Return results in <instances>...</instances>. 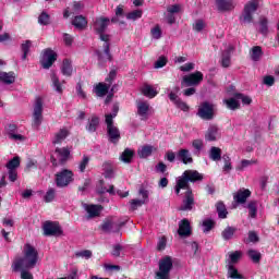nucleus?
<instances>
[{"instance_id":"6ab92c4d","label":"nucleus","mask_w":279,"mask_h":279,"mask_svg":"<svg viewBox=\"0 0 279 279\" xmlns=\"http://www.w3.org/2000/svg\"><path fill=\"white\" fill-rule=\"evenodd\" d=\"M221 138V131L217 128V125H210L205 133V141L213 143L215 141H219Z\"/></svg>"},{"instance_id":"864d4df0","label":"nucleus","mask_w":279,"mask_h":279,"mask_svg":"<svg viewBox=\"0 0 279 279\" xmlns=\"http://www.w3.org/2000/svg\"><path fill=\"white\" fill-rule=\"evenodd\" d=\"M29 49H32V41L26 40L24 44H22V60H27V54L29 53Z\"/></svg>"},{"instance_id":"6e6d98bb","label":"nucleus","mask_w":279,"mask_h":279,"mask_svg":"<svg viewBox=\"0 0 279 279\" xmlns=\"http://www.w3.org/2000/svg\"><path fill=\"white\" fill-rule=\"evenodd\" d=\"M247 208H248L250 217H252V219L256 218V213H258V208H257L256 202L248 203Z\"/></svg>"},{"instance_id":"7c9ffc66","label":"nucleus","mask_w":279,"mask_h":279,"mask_svg":"<svg viewBox=\"0 0 279 279\" xmlns=\"http://www.w3.org/2000/svg\"><path fill=\"white\" fill-rule=\"evenodd\" d=\"M154 151H156V147L151 145H144L138 148L137 154L140 158H149Z\"/></svg>"},{"instance_id":"7ed1b4c3","label":"nucleus","mask_w":279,"mask_h":279,"mask_svg":"<svg viewBox=\"0 0 279 279\" xmlns=\"http://www.w3.org/2000/svg\"><path fill=\"white\" fill-rule=\"evenodd\" d=\"M24 257L17 258L13 263V270L19 271L20 269H34L36 263H38V251L31 244H26L23 251Z\"/></svg>"},{"instance_id":"ddd939ff","label":"nucleus","mask_w":279,"mask_h":279,"mask_svg":"<svg viewBox=\"0 0 279 279\" xmlns=\"http://www.w3.org/2000/svg\"><path fill=\"white\" fill-rule=\"evenodd\" d=\"M138 193L142 198H135L130 202L131 210H136V208L149 203V191L141 187Z\"/></svg>"},{"instance_id":"9b49d317","label":"nucleus","mask_w":279,"mask_h":279,"mask_svg":"<svg viewBox=\"0 0 279 279\" xmlns=\"http://www.w3.org/2000/svg\"><path fill=\"white\" fill-rule=\"evenodd\" d=\"M57 60L58 54L56 53V51L47 48L43 51L40 63L43 69H51V66H53V62H56Z\"/></svg>"},{"instance_id":"a211bd4d","label":"nucleus","mask_w":279,"mask_h":279,"mask_svg":"<svg viewBox=\"0 0 279 279\" xmlns=\"http://www.w3.org/2000/svg\"><path fill=\"white\" fill-rule=\"evenodd\" d=\"M137 114L141 117L142 121H147L149 119V113L151 112V107L149 102L145 100H138L136 102Z\"/></svg>"},{"instance_id":"2f4dec72","label":"nucleus","mask_w":279,"mask_h":279,"mask_svg":"<svg viewBox=\"0 0 279 279\" xmlns=\"http://www.w3.org/2000/svg\"><path fill=\"white\" fill-rule=\"evenodd\" d=\"M232 51H234V47L229 46L228 49L222 53L221 65L225 69H228V66H230V64H231L230 53H232Z\"/></svg>"},{"instance_id":"79ce46f5","label":"nucleus","mask_w":279,"mask_h":279,"mask_svg":"<svg viewBox=\"0 0 279 279\" xmlns=\"http://www.w3.org/2000/svg\"><path fill=\"white\" fill-rule=\"evenodd\" d=\"M193 32H204L206 29V22L204 20H196L192 25Z\"/></svg>"},{"instance_id":"4be33fe9","label":"nucleus","mask_w":279,"mask_h":279,"mask_svg":"<svg viewBox=\"0 0 279 279\" xmlns=\"http://www.w3.org/2000/svg\"><path fill=\"white\" fill-rule=\"evenodd\" d=\"M121 225L114 220V218H108L102 223V230L105 232H119Z\"/></svg>"},{"instance_id":"a18cd8bd","label":"nucleus","mask_w":279,"mask_h":279,"mask_svg":"<svg viewBox=\"0 0 279 279\" xmlns=\"http://www.w3.org/2000/svg\"><path fill=\"white\" fill-rule=\"evenodd\" d=\"M104 177L107 180H112V178H114V170H112V166H110V163L104 165Z\"/></svg>"},{"instance_id":"39448f33","label":"nucleus","mask_w":279,"mask_h":279,"mask_svg":"<svg viewBox=\"0 0 279 279\" xmlns=\"http://www.w3.org/2000/svg\"><path fill=\"white\" fill-rule=\"evenodd\" d=\"M74 180L73 171L70 169H63L56 174L54 182L58 189H66L69 184H72Z\"/></svg>"},{"instance_id":"bb28decb","label":"nucleus","mask_w":279,"mask_h":279,"mask_svg":"<svg viewBox=\"0 0 279 279\" xmlns=\"http://www.w3.org/2000/svg\"><path fill=\"white\" fill-rule=\"evenodd\" d=\"M250 195H252V192L250 190L242 189L234 194L233 199L238 204H245V202H247V197H250Z\"/></svg>"},{"instance_id":"a19ab883","label":"nucleus","mask_w":279,"mask_h":279,"mask_svg":"<svg viewBox=\"0 0 279 279\" xmlns=\"http://www.w3.org/2000/svg\"><path fill=\"white\" fill-rule=\"evenodd\" d=\"M21 166V159L19 157H14L7 163V169L9 171H16L19 167Z\"/></svg>"},{"instance_id":"4468645a","label":"nucleus","mask_w":279,"mask_h":279,"mask_svg":"<svg viewBox=\"0 0 279 279\" xmlns=\"http://www.w3.org/2000/svg\"><path fill=\"white\" fill-rule=\"evenodd\" d=\"M198 117H201V119H205L206 121H210V119L215 117V105L209 102H204L201 105L198 109Z\"/></svg>"},{"instance_id":"aec40b11","label":"nucleus","mask_w":279,"mask_h":279,"mask_svg":"<svg viewBox=\"0 0 279 279\" xmlns=\"http://www.w3.org/2000/svg\"><path fill=\"white\" fill-rule=\"evenodd\" d=\"M83 208L87 213L88 219L99 217V215H101V210H104V207H101V205L83 204Z\"/></svg>"},{"instance_id":"f3484780","label":"nucleus","mask_w":279,"mask_h":279,"mask_svg":"<svg viewBox=\"0 0 279 279\" xmlns=\"http://www.w3.org/2000/svg\"><path fill=\"white\" fill-rule=\"evenodd\" d=\"M69 156H71V149L69 147L56 148L54 155L52 156V163L58 166L56 158L61 163L66 162V160H69Z\"/></svg>"},{"instance_id":"c756f323","label":"nucleus","mask_w":279,"mask_h":279,"mask_svg":"<svg viewBox=\"0 0 279 279\" xmlns=\"http://www.w3.org/2000/svg\"><path fill=\"white\" fill-rule=\"evenodd\" d=\"M141 90H142V95H144V97H147L148 99H154V97L158 95V90L149 84L143 85Z\"/></svg>"},{"instance_id":"f8f14e48","label":"nucleus","mask_w":279,"mask_h":279,"mask_svg":"<svg viewBox=\"0 0 279 279\" xmlns=\"http://www.w3.org/2000/svg\"><path fill=\"white\" fill-rule=\"evenodd\" d=\"M178 93H180V87L175 86L169 94L170 101H172V104H174L175 108H179V110H182L183 112H189V105L180 99Z\"/></svg>"},{"instance_id":"5701e85b","label":"nucleus","mask_w":279,"mask_h":279,"mask_svg":"<svg viewBox=\"0 0 279 279\" xmlns=\"http://www.w3.org/2000/svg\"><path fill=\"white\" fill-rule=\"evenodd\" d=\"M178 160L183 162V165H192L193 162V156L191 155V151L186 148H182L177 154Z\"/></svg>"},{"instance_id":"603ef678","label":"nucleus","mask_w":279,"mask_h":279,"mask_svg":"<svg viewBox=\"0 0 279 279\" xmlns=\"http://www.w3.org/2000/svg\"><path fill=\"white\" fill-rule=\"evenodd\" d=\"M222 160L225 162V166L222 168V171H225V173H230V171H232V162L229 156H222Z\"/></svg>"},{"instance_id":"3c124183","label":"nucleus","mask_w":279,"mask_h":279,"mask_svg":"<svg viewBox=\"0 0 279 279\" xmlns=\"http://www.w3.org/2000/svg\"><path fill=\"white\" fill-rule=\"evenodd\" d=\"M76 258H84L85 260H88L89 258H93V252L89 250L78 251L75 253Z\"/></svg>"},{"instance_id":"2eb2a0df","label":"nucleus","mask_w":279,"mask_h":279,"mask_svg":"<svg viewBox=\"0 0 279 279\" xmlns=\"http://www.w3.org/2000/svg\"><path fill=\"white\" fill-rule=\"evenodd\" d=\"M51 88L57 93V95H62L64 93V88L66 85L65 81H61L60 76L56 74V72H51L50 74Z\"/></svg>"},{"instance_id":"5fc2aeb1","label":"nucleus","mask_w":279,"mask_h":279,"mask_svg":"<svg viewBox=\"0 0 279 279\" xmlns=\"http://www.w3.org/2000/svg\"><path fill=\"white\" fill-rule=\"evenodd\" d=\"M241 256H242V253L240 251L230 253L229 254V258H230L229 265H235V263H239Z\"/></svg>"},{"instance_id":"8fccbe9b","label":"nucleus","mask_w":279,"mask_h":279,"mask_svg":"<svg viewBox=\"0 0 279 279\" xmlns=\"http://www.w3.org/2000/svg\"><path fill=\"white\" fill-rule=\"evenodd\" d=\"M88 162H90V158L84 155L82 160L78 162V170L81 171V173H84L86 171V167H88Z\"/></svg>"},{"instance_id":"412c9836","label":"nucleus","mask_w":279,"mask_h":279,"mask_svg":"<svg viewBox=\"0 0 279 279\" xmlns=\"http://www.w3.org/2000/svg\"><path fill=\"white\" fill-rule=\"evenodd\" d=\"M219 12H232L236 4L232 0H216Z\"/></svg>"},{"instance_id":"c85d7f7f","label":"nucleus","mask_w":279,"mask_h":279,"mask_svg":"<svg viewBox=\"0 0 279 279\" xmlns=\"http://www.w3.org/2000/svg\"><path fill=\"white\" fill-rule=\"evenodd\" d=\"M60 69L64 77H71L73 75V62L71 60L64 59Z\"/></svg>"},{"instance_id":"393cba45","label":"nucleus","mask_w":279,"mask_h":279,"mask_svg":"<svg viewBox=\"0 0 279 279\" xmlns=\"http://www.w3.org/2000/svg\"><path fill=\"white\" fill-rule=\"evenodd\" d=\"M16 82V73L14 72H0V84H5L10 86V84H14Z\"/></svg>"},{"instance_id":"ea45409f","label":"nucleus","mask_w":279,"mask_h":279,"mask_svg":"<svg viewBox=\"0 0 279 279\" xmlns=\"http://www.w3.org/2000/svg\"><path fill=\"white\" fill-rule=\"evenodd\" d=\"M228 276L232 279H243V275L239 274V270L232 264L228 265Z\"/></svg>"},{"instance_id":"680f3d73","label":"nucleus","mask_w":279,"mask_h":279,"mask_svg":"<svg viewBox=\"0 0 279 279\" xmlns=\"http://www.w3.org/2000/svg\"><path fill=\"white\" fill-rule=\"evenodd\" d=\"M192 147L196 150V151H202L204 149V140H194L192 142Z\"/></svg>"},{"instance_id":"de8ad7c7","label":"nucleus","mask_w":279,"mask_h":279,"mask_svg":"<svg viewBox=\"0 0 279 279\" xmlns=\"http://www.w3.org/2000/svg\"><path fill=\"white\" fill-rule=\"evenodd\" d=\"M53 199H56V189L50 187L48 189V191L46 192V195L44 196V201L49 204L51 202H53Z\"/></svg>"},{"instance_id":"6e6552de","label":"nucleus","mask_w":279,"mask_h":279,"mask_svg":"<svg viewBox=\"0 0 279 279\" xmlns=\"http://www.w3.org/2000/svg\"><path fill=\"white\" fill-rule=\"evenodd\" d=\"M173 267V262L171 257H165L159 262V270L156 272L157 279H171L169 278V274Z\"/></svg>"},{"instance_id":"c03bdc74","label":"nucleus","mask_w":279,"mask_h":279,"mask_svg":"<svg viewBox=\"0 0 279 279\" xmlns=\"http://www.w3.org/2000/svg\"><path fill=\"white\" fill-rule=\"evenodd\" d=\"M143 17V10H134L126 14L128 21H138Z\"/></svg>"},{"instance_id":"69168bd1","label":"nucleus","mask_w":279,"mask_h":279,"mask_svg":"<svg viewBox=\"0 0 279 279\" xmlns=\"http://www.w3.org/2000/svg\"><path fill=\"white\" fill-rule=\"evenodd\" d=\"M38 23H40V25H48L49 24V14L41 13L39 15Z\"/></svg>"},{"instance_id":"c9c22d12","label":"nucleus","mask_w":279,"mask_h":279,"mask_svg":"<svg viewBox=\"0 0 279 279\" xmlns=\"http://www.w3.org/2000/svg\"><path fill=\"white\" fill-rule=\"evenodd\" d=\"M99 125V118L97 116H92L86 125L87 132H97V126Z\"/></svg>"},{"instance_id":"b1692460","label":"nucleus","mask_w":279,"mask_h":279,"mask_svg":"<svg viewBox=\"0 0 279 279\" xmlns=\"http://www.w3.org/2000/svg\"><path fill=\"white\" fill-rule=\"evenodd\" d=\"M222 104H225V106H226V108H228V110H239V108H241V102H240L239 98L236 97V93L233 95V97L225 98L222 100Z\"/></svg>"},{"instance_id":"473e14b6","label":"nucleus","mask_w":279,"mask_h":279,"mask_svg":"<svg viewBox=\"0 0 279 279\" xmlns=\"http://www.w3.org/2000/svg\"><path fill=\"white\" fill-rule=\"evenodd\" d=\"M72 25H74L76 29H84L86 25H88V22L86 21V17H84V15H77L73 19Z\"/></svg>"},{"instance_id":"49530a36","label":"nucleus","mask_w":279,"mask_h":279,"mask_svg":"<svg viewBox=\"0 0 279 279\" xmlns=\"http://www.w3.org/2000/svg\"><path fill=\"white\" fill-rule=\"evenodd\" d=\"M132 158H134V151L129 148H126L121 155L122 162H132Z\"/></svg>"},{"instance_id":"e2e57ef3","label":"nucleus","mask_w":279,"mask_h":279,"mask_svg":"<svg viewBox=\"0 0 279 279\" xmlns=\"http://www.w3.org/2000/svg\"><path fill=\"white\" fill-rule=\"evenodd\" d=\"M166 247H167V238L166 236L159 238L157 243V250L159 252H162Z\"/></svg>"},{"instance_id":"dca6fc26","label":"nucleus","mask_w":279,"mask_h":279,"mask_svg":"<svg viewBox=\"0 0 279 279\" xmlns=\"http://www.w3.org/2000/svg\"><path fill=\"white\" fill-rule=\"evenodd\" d=\"M44 234L46 236H56L62 234V228L58 222L46 221L43 226Z\"/></svg>"},{"instance_id":"bf43d9fd","label":"nucleus","mask_w":279,"mask_h":279,"mask_svg":"<svg viewBox=\"0 0 279 279\" xmlns=\"http://www.w3.org/2000/svg\"><path fill=\"white\" fill-rule=\"evenodd\" d=\"M167 12L169 13V14H180V12H182V5H180V4H172V5H169L168 8H167Z\"/></svg>"},{"instance_id":"13d9d810","label":"nucleus","mask_w":279,"mask_h":279,"mask_svg":"<svg viewBox=\"0 0 279 279\" xmlns=\"http://www.w3.org/2000/svg\"><path fill=\"white\" fill-rule=\"evenodd\" d=\"M247 254L251 260H253V263H260V252L256 250H250Z\"/></svg>"},{"instance_id":"0eeeda50","label":"nucleus","mask_w":279,"mask_h":279,"mask_svg":"<svg viewBox=\"0 0 279 279\" xmlns=\"http://www.w3.org/2000/svg\"><path fill=\"white\" fill-rule=\"evenodd\" d=\"M114 77H117V72L111 71L107 77L108 83H98L94 86V93L97 95V97H106V95H108V90H110V84H112Z\"/></svg>"},{"instance_id":"9d476101","label":"nucleus","mask_w":279,"mask_h":279,"mask_svg":"<svg viewBox=\"0 0 279 279\" xmlns=\"http://www.w3.org/2000/svg\"><path fill=\"white\" fill-rule=\"evenodd\" d=\"M204 82V73L196 71L184 75L181 81V86H199Z\"/></svg>"},{"instance_id":"58836bf2","label":"nucleus","mask_w":279,"mask_h":279,"mask_svg":"<svg viewBox=\"0 0 279 279\" xmlns=\"http://www.w3.org/2000/svg\"><path fill=\"white\" fill-rule=\"evenodd\" d=\"M258 162L256 159H243L238 166H236V171H245L247 167H252Z\"/></svg>"},{"instance_id":"774afa93","label":"nucleus","mask_w":279,"mask_h":279,"mask_svg":"<svg viewBox=\"0 0 279 279\" xmlns=\"http://www.w3.org/2000/svg\"><path fill=\"white\" fill-rule=\"evenodd\" d=\"M19 271H21L22 279H34L32 272L27 271L26 269H20Z\"/></svg>"},{"instance_id":"0e129e2a","label":"nucleus","mask_w":279,"mask_h":279,"mask_svg":"<svg viewBox=\"0 0 279 279\" xmlns=\"http://www.w3.org/2000/svg\"><path fill=\"white\" fill-rule=\"evenodd\" d=\"M195 69V63H185L183 65L180 66V71H182L183 73H189L191 71H193Z\"/></svg>"},{"instance_id":"f257e3e1","label":"nucleus","mask_w":279,"mask_h":279,"mask_svg":"<svg viewBox=\"0 0 279 279\" xmlns=\"http://www.w3.org/2000/svg\"><path fill=\"white\" fill-rule=\"evenodd\" d=\"M201 180H204V177L197 170H185L182 175L175 179L174 193L179 195L180 191H186L181 210L193 209L195 199L193 198V191L189 186V182H199Z\"/></svg>"},{"instance_id":"338daca9","label":"nucleus","mask_w":279,"mask_h":279,"mask_svg":"<svg viewBox=\"0 0 279 279\" xmlns=\"http://www.w3.org/2000/svg\"><path fill=\"white\" fill-rule=\"evenodd\" d=\"M162 66H167V58L161 57L155 62V69H162Z\"/></svg>"},{"instance_id":"423d86ee","label":"nucleus","mask_w":279,"mask_h":279,"mask_svg":"<svg viewBox=\"0 0 279 279\" xmlns=\"http://www.w3.org/2000/svg\"><path fill=\"white\" fill-rule=\"evenodd\" d=\"M45 101L41 97H37L33 105V128H40L43 123V106Z\"/></svg>"},{"instance_id":"72a5a7b5","label":"nucleus","mask_w":279,"mask_h":279,"mask_svg":"<svg viewBox=\"0 0 279 279\" xmlns=\"http://www.w3.org/2000/svg\"><path fill=\"white\" fill-rule=\"evenodd\" d=\"M253 62H258L263 58V48L260 46H254L250 51Z\"/></svg>"},{"instance_id":"052dcab7","label":"nucleus","mask_w":279,"mask_h":279,"mask_svg":"<svg viewBox=\"0 0 279 279\" xmlns=\"http://www.w3.org/2000/svg\"><path fill=\"white\" fill-rule=\"evenodd\" d=\"M236 98L239 99V101H242L244 106H250V104H252V98L241 93H236Z\"/></svg>"},{"instance_id":"f704fd0d","label":"nucleus","mask_w":279,"mask_h":279,"mask_svg":"<svg viewBox=\"0 0 279 279\" xmlns=\"http://www.w3.org/2000/svg\"><path fill=\"white\" fill-rule=\"evenodd\" d=\"M215 225H216L215 220L210 218L204 219L201 223L202 230L205 234H208V232H210V230L215 228Z\"/></svg>"},{"instance_id":"1a4fd4ad","label":"nucleus","mask_w":279,"mask_h":279,"mask_svg":"<svg viewBox=\"0 0 279 279\" xmlns=\"http://www.w3.org/2000/svg\"><path fill=\"white\" fill-rule=\"evenodd\" d=\"M253 2H248L244 5V10L242 12V15L240 16V22L247 24L252 23L254 19V12L258 10V3L254 2L256 0H252Z\"/></svg>"},{"instance_id":"e433bc0d","label":"nucleus","mask_w":279,"mask_h":279,"mask_svg":"<svg viewBox=\"0 0 279 279\" xmlns=\"http://www.w3.org/2000/svg\"><path fill=\"white\" fill-rule=\"evenodd\" d=\"M235 232H236V228L227 227L221 232V236H222L223 241H230L231 239H233Z\"/></svg>"},{"instance_id":"37998d69","label":"nucleus","mask_w":279,"mask_h":279,"mask_svg":"<svg viewBox=\"0 0 279 279\" xmlns=\"http://www.w3.org/2000/svg\"><path fill=\"white\" fill-rule=\"evenodd\" d=\"M216 208L220 219H226V217H228V210L226 209V205L223 203H217Z\"/></svg>"},{"instance_id":"cd10ccee","label":"nucleus","mask_w":279,"mask_h":279,"mask_svg":"<svg viewBox=\"0 0 279 279\" xmlns=\"http://www.w3.org/2000/svg\"><path fill=\"white\" fill-rule=\"evenodd\" d=\"M179 236H191V222H189L186 219H183L179 223Z\"/></svg>"},{"instance_id":"4c0bfd02","label":"nucleus","mask_w":279,"mask_h":279,"mask_svg":"<svg viewBox=\"0 0 279 279\" xmlns=\"http://www.w3.org/2000/svg\"><path fill=\"white\" fill-rule=\"evenodd\" d=\"M209 158L214 162H219L221 160V148L213 146L209 150Z\"/></svg>"},{"instance_id":"09e8293b","label":"nucleus","mask_w":279,"mask_h":279,"mask_svg":"<svg viewBox=\"0 0 279 279\" xmlns=\"http://www.w3.org/2000/svg\"><path fill=\"white\" fill-rule=\"evenodd\" d=\"M150 35L155 40H160V38H162V29L160 26L156 25L150 29Z\"/></svg>"},{"instance_id":"20e7f679","label":"nucleus","mask_w":279,"mask_h":279,"mask_svg":"<svg viewBox=\"0 0 279 279\" xmlns=\"http://www.w3.org/2000/svg\"><path fill=\"white\" fill-rule=\"evenodd\" d=\"M117 112H119V108L114 107L113 113H109L106 116L107 134L111 143H118L119 138H121V133L119 132V129L112 123V119L117 117Z\"/></svg>"},{"instance_id":"4d7b16f0","label":"nucleus","mask_w":279,"mask_h":279,"mask_svg":"<svg viewBox=\"0 0 279 279\" xmlns=\"http://www.w3.org/2000/svg\"><path fill=\"white\" fill-rule=\"evenodd\" d=\"M9 138L11 141H14L15 143H23V142L27 141V137H25V135H22V134L16 133V132L15 133H10Z\"/></svg>"},{"instance_id":"f03ea898","label":"nucleus","mask_w":279,"mask_h":279,"mask_svg":"<svg viewBox=\"0 0 279 279\" xmlns=\"http://www.w3.org/2000/svg\"><path fill=\"white\" fill-rule=\"evenodd\" d=\"M110 25V19L108 17H98L94 23V29L99 34V39L102 43L100 49L96 51L98 60L102 62L104 60H110V35L105 34L106 29Z\"/></svg>"},{"instance_id":"a878e982","label":"nucleus","mask_w":279,"mask_h":279,"mask_svg":"<svg viewBox=\"0 0 279 279\" xmlns=\"http://www.w3.org/2000/svg\"><path fill=\"white\" fill-rule=\"evenodd\" d=\"M66 136H69V129L63 128L59 130L52 138V145H61L66 140Z\"/></svg>"}]
</instances>
